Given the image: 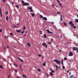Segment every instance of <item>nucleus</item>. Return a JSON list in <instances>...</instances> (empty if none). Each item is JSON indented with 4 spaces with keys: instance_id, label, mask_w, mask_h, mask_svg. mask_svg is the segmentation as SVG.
Returning <instances> with one entry per match:
<instances>
[{
    "instance_id": "obj_1",
    "label": "nucleus",
    "mask_w": 78,
    "mask_h": 78,
    "mask_svg": "<svg viewBox=\"0 0 78 78\" xmlns=\"http://www.w3.org/2000/svg\"><path fill=\"white\" fill-rule=\"evenodd\" d=\"M69 24H71V26L73 27L74 28H76V26H74V24L73 23L72 21H70L69 22Z\"/></svg>"
},
{
    "instance_id": "obj_2",
    "label": "nucleus",
    "mask_w": 78,
    "mask_h": 78,
    "mask_svg": "<svg viewBox=\"0 0 78 78\" xmlns=\"http://www.w3.org/2000/svg\"><path fill=\"white\" fill-rule=\"evenodd\" d=\"M54 62H56L57 64H61V61H59L58 60L55 59L54 60Z\"/></svg>"
},
{
    "instance_id": "obj_3",
    "label": "nucleus",
    "mask_w": 78,
    "mask_h": 78,
    "mask_svg": "<svg viewBox=\"0 0 78 78\" xmlns=\"http://www.w3.org/2000/svg\"><path fill=\"white\" fill-rule=\"evenodd\" d=\"M29 4L28 3L25 2L23 4V6H27V5H29Z\"/></svg>"
},
{
    "instance_id": "obj_4",
    "label": "nucleus",
    "mask_w": 78,
    "mask_h": 78,
    "mask_svg": "<svg viewBox=\"0 0 78 78\" xmlns=\"http://www.w3.org/2000/svg\"><path fill=\"white\" fill-rule=\"evenodd\" d=\"M73 55V54L71 52H69V56H72Z\"/></svg>"
},
{
    "instance_id": "obj_5",
    "label": "nucleus",
    "mask_w": 78,
    "mask_h": 78,
    "mask_svg": "<svg viewBox=\"0 0 78 78\" xmlns=\"http://www.w3.org/2000/svg\"><path fill=\"white\" fill-rule=\"evenodd\" d=\"M78 48L75 47H73V50H74V51L77 50H78Z\"/></svg>"
},
{
    "instance_id": "obj_6",
    "label": "nucleus",
    "mask_w": 78,
    "mask_h": 78,
    "mask_svg": "<svg viewBox=\"0 0 78 78\" xmlns=\"http://www.w3.org/2000/svg\"><path fill=\"white\" fill-rule=\"evenodd\" d=\"M63 61L62 59L61 60V64L62 65H64V63H63Z\"/></svg>"
},
{
    "instance_id": "obj_7",
    "label": "nucleus",
    "mask_w": 78,
    "mask_h": 78,
    "mask_svg": "<svg viewBox=\"0 0 78 78\" xmlns=\"http://www.w3.org/2000/svg\"><path fill=\"white\" fill-rule=\"evenodd\" d=\"M46 31H47L48 33H49V34H50V31L49 30L47 29Z\"/></svg>"
},
{
    "instance_id": "obj_8",
    "label": "nucleus",
    "mask_w": 78,
    "mask_h": 78,
    "mask_svg": "<svg viewBox=\"0 0 78 78\" xmlns=\"http://www.w3.org/2000/svg\"><path fill=\"white\" fill-rule=\"evenodd\" d=\"M43 20H47V18L45 17H43Z\"/></svg>"
},
{
    "instance_id": "obj_9",
    "label": "nucleus",
    "mask_w": 78,
    "mask_h": 78,
    "mask_svg": "<svg viewBox=\"0 0 78 78\" xmlns=\"http://www.w3.org/2000/svg\"><path fill=\"white\" fill-rule=\"evenodd\" d=\"M18 59H19V60L21 61V62H23V60L20 59V58L18 57Z\"/></svg>"
},
{
    "instance_id": "obj_10",
    "label": "nucleus",
    "mask_w": 78,
    "mask_h": 78,
    "mask_svg": "<svg viewBox=\"0 0 78 78\" xmlns=\"http://www.w3.org/2000/svg\"><path fill=\"white\" fill-rule=\"evenodd\" d=\"M17 32V33H20L21 32V30H16Z\"/></svg>"
},
{
    "instance_id": "obj_11",
    "label": "nucleus",
    "mask_w": 78,
    "mask_h": 78,
    "mask_svg": "<svg viewBox=\"0 0 78 78\" xmlns=\"http://www.w3.org/2000/svg\"><path fill=\"white\" fill-rule=\"evenodd\" d=\"M31 9H32V8H31V7H27V9H30V10H31Z\"/></svg>"
},
{
    "instance_id": "obj_12",
    "label": "nucleus",
    "mask_w": 78,
    "mask_h": 78,
    "mask_svg": "<svg viewBox=\"0 0 78 78\" xmlns=\"http://www.w3.org/2000/svg\"><path fill=\"white\" fill-rule=\"evenodd\" d=\"M61 12H59V11H58L57 12V14H61Z\"/></svg>"
},
{
    "instance_id": "obj_13",
    "label": "nucleus",
    "mask_w": 78,
    "mask_h": 78,
    "mask_svg": "<svg viewBox=\"0 0 78 78\" xmlns=\"http://www.w3.org/2000/svg\"><path fill=\"white\" fill-rule=\"evenodd\" d=\"M42 45H43V46H45V45H46V44L44 43L42 44Z\"/></svg>"
},
{
    "instance_id": "obj_14",
    "label": "nucleus",
    "mask_w": 78,
    "mask_h": 78,
    "mask_svg": "<svg viewBox=\"0 0 78 78\" xmlns=\"http://www.w3.org/2000/svg\"><path fill=\"white\" fill-rule=\"evenodd\" d=\"M9 19H8V16H7L6 17V20L7 21H8Z\"/></svg>"
},
{
    "instance_id": "obj_15",
    "label": "nucleus",
    "mask_w": 78,
    "mask_h": 78,
    "mask_svg": "<svg viewBox=\"0 0 78 78\" xmlns=\"http://www.w3.org/2000/svg\"><path fill=\"white\" fill-rule=\"evenodd\" d=\"M27 45L28 46H29V47H31V46L30 45V43H27Z\"/></svg>"
},
{
    "instance_id": "obj_16",
    "label": "nucleus",
    "mask_w": 78,
    "mask_h": 78,
    "mask_svg": "<svg viewBox=\"0 0 78 78\" xmlns=\"http://www.w3.org/2000/svg\"><path fill=\"white\" fill-rule=\"evenodd\" d=\"M23 78H27V77H26V76H25V75H24V74H23Z\"/></svg>"
},
{
    "instance_id": "obj_17",
    "label": "nucleus",
    "mask_w": 78,
    "mask_h": 78,
    "mask_svg": "<svg viewBox=\"0 0 78 78\" xmlns=\"http://www.w3.org/2000/svg\"><path fill=\"white\" fill-rule=\"evenodd\" d=\"M31 15L33 17H34V14L33 13H31Z\"/></svg>"
},
{
    "instance_id": "obj_18",
    "label": "nucleus",
    "mask_w": 78,
    "mask_h": 78,
    "mask_svg": "<svg viewBox=\"0 0 78 78\" xmlns=\"http://www.w3.org/2000/svg\"><path fill=\"white\" fill-rule=\"evenodd\" d=\"M74 77V75H72L70 76V78H73Z\"/></svg>"
},
{
    "instance_id": "obj_19",
    "label": "nucleus",
    "mask_w": 78,
    "mask_h": 78,
    "mask_svg": "<svg viewBox=\"0 0 78 78\" xmlns=\"http://www.w3.org/2000/svg\"><path fill=\"white\" fill-rule=\"evenodd\" d=\"M44 36L45 38H47V35L45 34H44Z\"/></svg>"
},
{
    "instance_id": "obj_20",
    "label": "nucleus",
    "mask_w": 78,
    "mask_h": 78,
    "mask_svg": "<svg viewBox=\"0 0 78 78\" xmlns=\"http://www.w3.org/2000/svg\"><path fill=\"white\" fill-rule=\"evenodd\" d=\"M50 75H51V76H53V75L52 73H51V72H50Z\"/></svg>"
},
{
    "instance_id": "obj_21",
    "label": "nucleus",
    "mask_w": 78,
    "mask_h": 78,
    "mask_svg": "<svg viewBox=\"0 0 78 78\" xmlns=\"http://www.w3.org/2000/svg\"><path fill=\"white\" fill-rule=\"evenodd\" d=\"M45 63H46L45 62H44V63L43 64V66H45Z\"/></svg>"
},
{
    "instance_id": "obj_22",
    "label": "nucleus",
    "mask_w": 78,
    "mask_h": 78,
    "mask_svg": "<svg viewBox=\"0 0 78 78\" xmlns=\"http://www.w3.org/2000/svg\"><path fill=\"white\" fill-rule=\"evenodd\" d=\"M16 8L18 9H19V6H18V5H16Z\"/></svg>"
},
{
    "instance_id": "obj_23",
    "label": "nucleus",
    "mask_w": 78,
    "mask_h": 78,
    "mask_svg": "<svg viewBox=\"0 0 78 78\" xmlns=\"http://www.w3.org/2000/svg\"><path fill=\"white\" fill-rule=\"evenodd\" d=\"M55 67L57 69H58V65H55Z\"/></svg>"
},
{
    "instance_id": "obj_24",
    "label": "nucleus",
    "mask_w": 78,
    "mask_h": 78,
    "mask_svg": "<svg viewBox=\"0 0 78 78\" xmlns=\"http://www.w3.org/2000/svg\"><path fill=\"white\" fill-rule=\"evenodd\" d=\"M76 22H77V23L78 22V19H76Z\"/></svg>"
},
{
    "instance_id": "obj_25",
    "label": "nucleus",
    "mask_w": 78,
    "mask_h": 78,
    "mask_svg": "<svg viewBox=\"0 0 78 78\" xmlns=\"http://www.w3.org/2000/svg\"><path fill=\"white\" fill-rule=\"evenodd\" d=\"M0 68H2V69H3V66L1 65L0 66Z\"/></svg>"
},
{
    "instance_id": "obj_26",
    "label": "nucleus",
    "mask_w": 78,
    "mask_h": 78,
    "mask_svg": "<svg viewBox=\"0 0 78 78\" xmlns=\"http://www.w3.org/2000/svg\"><path fill=\"white\" fill-rule=\"evenodd\" d=\"M40 17L41 18H43V16H42V15H40Z\"/></svg>"
},
{
    "instance_id": "obj_27",
    "label": "nucleus",
    "mask_w": 78,
    "mask_h": 78,
    "mask_svg": "<svg viewBox=\"0 0 78 78\" xmlns=\"http://www.w3.org/2000/svg\"><path fill=\"white\" fill-rule=\"evenodd\" d=\"M60 21L61 22H62V17H60Z\"/></svg>"
},
{
    "instance_id": "obj_28",
    "label": "nucleus",
    "mask_w": 78,
    "mask_h": 78,
    "mask_svg": "<svg viewBox=\"0 0 78 78\" xmlns=\"http://www.w3.org/2000/svg\"><path fill=\"white\" fill-rule=\"evenodd\" d=\"M26 29V27H25V26H24L23 28V30H24Z\"/></svg>"
},
{
    "instance_id": "obj_29",
    "label": "nucleus",
    "mask_w": 78,
    "mask_h": 78,
    "mask_svg": "<svg viewBox=\"0 0 78 78\" xmlns=\"http://www.w3.org/2000/svg\"><path fill=\"white\" fill-rule=\"evenodd\" d=\"M57 2L58 3H60V2L59 1V0H57Z\"/></svg>"
},
{
    "instance_id": "obj_30",
    "label": "nucleus",
    "mask_w": 78,
    "mask_h": 78,
    "mask_svg": "<svg viewBox=\"0 0 78 78\" xmlns=\"http://www.w3.org/2000/svg\"><path fill=\"white\" fill-rule=\"evenodd\" d=\"M22 2V3L23 4V3H24V1L22 0L21 1Z\"/></svg>"
},
{
    "instance_id": "obj_31",
    "label": "nucleus",
    "mask_w": 78,
    "mask_h": 78,
    "mask_svg": "<svg viewBox=\"0 0 78 78\" xmlns=\"http://www.w3.org/2000/svg\"><path fill=\"white\" fill-rule=\"evenodd\" d=\"M38 72H41V70L40 69H38Z\"/></svg>"
},
{
    "instance_id": "obj_32",
    "label": "nucleus",
    "mask_w": 78,
    "mask_h": 78,
    "mask_svg": "<svg viewBox=\"0 0 78 78\" xmlns=\"http://www.w3.org/2000/svg\"><path fill=\"white\" fill-rule=\"evenodd\" d=\"M0 32L1 33H2V29H1L0 30Z\"/></svg>"
},
{
    "instance_id": "obj_33",
    "label": "nucleus",
    "mask_w": 78,
    "mask_h": 78,
    "mask_svg": "<svg viewBox=\"0 0 78 78\" xmlns=\"http://www.w3.org/2000/svg\"><path fill=\"white\" fill-rule=\"evenodd\" d=\"M51 72H52V73H54L55 72V71L53 70L51 71Z\"/></svg>"
},
{
    "instance_id": "obj_34",
    "label": "nucleus",
    "mask_w": 78,
    "mask_h": 78,
    "mask_svg": "<svg viewBox=\"0 0 78 78\" xmlns=\"http://www.w3.org/2000/svg\"><path fill=\"white\" fill-rule=\"evenodd\" d=\"M10 34L11 35V36H12V35H13L12 33H10Z\"/></svg>"
},
{
    "instance_id": "obj_35",
    "label": "nucleus",
    "mask_w": 78,
    "mask_h": 78,
    "mask_svg": "<svg viewBox=\"0 0 78 78\" xmlns=\"http://www.w3.org/2000/svg\"><path fill=\"white\" fill-rule=\"evenodd\" d=\"M15 72H16H16H17V71L16 69H15Z\"/></svg>"
},
{
    "instance_id": "obj_36",
    "label": "nucleus",
    "mask_w": 78,
    "mask_h": 78,
    "mask_svg": "<svg viewBox=\"0 0 78 78\" xmlns=\"http://www.w3.org/2000/svg\"><path fill=\"white\" fill-rule=\"evenodd\" d=\"M62 67L63 69H65V67H64V66H62Z\"/></svg>"
},
{
    "instance_id": "obj_37",
    "label": "nucleus",
    "mask_w": 78,
    "mask_h": 78,
    "mask_svg": "<svg viewBox=\"0 0 78 78\" xmlns=\"http://www.w3.org/2000/svg\"><path fill=\"white\" fill-rule=\"evenodd\" d=\"M48 43L49 44H51V42H48Z\"/></svg>"
},
{
    "instance_id": "obj_38",
    "label": "nucleus",
    "mask_w": 78,
    "mask_h": 78,
    "mask_svg": "<svg viewBox=\"0 0 78 78\" xmlns=\"http://www.w3.org/2000/svg\"><path fill=\"white\" fill-rule=\"evenodd\" d=\"M64 60H67V58H64Z\"/></svg>"
},
{
    "instance_id": "obj_39",
    "label": "nucleus",
    "mask_w": 78,
    "mask_h": 78,
    "mask_svg": "<svg viewBox=\"0 0 78 78\" xmlns=\"http://www.w3.org/2000/svg\"><path fill=\"white\" fill-rule=\"evenodd\" d=\"M64 24L65 25H66V26L67 25V24L66 23H64Z\"/></svg>"
},
{
    "instance_id": "obj_40",
    "label": "nucleus",
    "mask_w": 78,
    "mask_h": 78,
    "mask_svg": "<svg viewBox=\"0 0 78 78\" xmlns=\"http://www.w3.org/2000/svg\"><path fill=\"white\" fill-rule=\"evenodd\" d=\"M0 14H1V16H2V12H0Z\"/></svg>"
},
{
    "instance_id": "obj_41",
    "label": "nucleus",
    "mask_w": 78,
    "mask_h": 78,
    "mask_svg": "<svg viewBox=\"0 0 78 78\" xmlns=\"http://www.w3.org/2000/svg\"><path fill=\"white\" fill-rule=\"evenodd\" d=\"M38 56H40H40H41V55L38 54Z\"/></svg>"
},
{
    "instance_id": "obj_42",
    "label": "nucleus",
    "mask_w": 78,
    "mask_h": 78,
    "mask_svg": "<svg viewBox=\"0 0 78 78\" xmlns=\"http://www.w3.org/2000/svg\"><path fill=\"white\" fill-rule=\"evenodd\" d=\"M8 14V12L6 11L5 14Z\"/></svg>"
},
{
    "instance_id": "obj_43",
    "label": "nucleus",
    "mask_w": 78,
    "mask_h": 78,
    "mask_svg": "<svg viewBox=\"0 0 78 78\" xmlns=\"http://www.w3.org/2000/svg\"><path fill=\"white\" fill-rule=\"evenodd\" d=\"M59 4L60 6H61V3H59Z\"/></svg>"
},
{
    "instance_id": "obj_44",
    "label": "nucleus",
    "mask_w": 78,
    "mask_h": 78,
    "mask_svg": "<svg viewBox=\"0 0 78 78\" xmlns=\"http://www.w3.org/2000/svg\"><path fill=\"white\" fill-rule=\"evenodd\" d=\"M50 70H51V71L52 70V69H51V68H50Z\"/></svg>"
},
{
    "instance_id": "obj_45",
    "label": "nucleus",
    "mask_w": 78,
    "mask_h": 78,
    "mask_svg": "<svg viewBox=\"0 0 78 78\" xmlns=\"http://www.w3.org/2000/svg\"><path fill=\"white\" fill-rule=\"evenodd\" d=\"M46 74V76H47V77H48V75L47 73Z\"/></svg>"
},
{
    "instance_id": "obj_46",
    "label": "nucleus",
    "mask_w": 78,
    "mask_h": 78,
    "mask_svg": "<svg viewBox=\"0 0 78 78\" xmlns=\"http://www.w3.org/2000/svg\"><path fill=\"white\" fill-rule=\"evenodd\" d=\"M45 47L46 48H47V45H46H46H45Z\"/></svg>"
},
{
    "instance_id": "obj_47",
    "label": "nucleus",
    "mask_w": 78,
    "mask_h": 78,
    "mask_svg": "<svg viewBox=\"0 0 78 78\" xmlns=\"http://www.w3.org/2000/svg\"><path fill=\"white\" fill-rule=\"evenodd\" d=\"M5 1L6 0H3V2H5Z\"/></svg>"
},
{
    "instance_id": "obj_48",
    "label": "nucleus",
    "mask_w": 78,
    "mask_h": 78,
    "mask_svg": "<svg viewBox=\"0 0 78 78\" xmlns=\"http://www.w3.org/2000/svg\"><path fill=\"white\" fill-rule=\"evenodd\" d=\"M41 57H42V59H44V56H42Z\"/></svg>"
},
{
    "instance_id": "obj_49",
    "label": "nucleus",
    "mask_w": 78,
    "mask_h": 78,
    "mask_svg": "<svg viewBox=\"0 0 78 78\" xmlns=\"http://www.w3.org/2000/svg\"><path fill=\"white\" fill-rule=\"evenodd\" d=\"M8 76L9 78H10V75H9Z\"/></svg>"
},
{
    "instance_id": "obj_50",
    "label": "nucleus",
    "mask_w": 78,
    "mask_h": 78,
    "mask_svg": "<svg viewBox=\"0 0 78 78\" xmlns=\"http://www.w3.org/2000/svg\"><path fill=\"white\" fill-rule=\"evenodd\" d=\"M71 75V72H70L69 73V75Z\"/></svg>"
},
{
    "instance_id": "obj_51",
    "label": "nucleus",
    "mask_w": 78,
    "mask_h": 78,
    "mask_svg": "<svg viewBox=\"0 0 78 78\" xmlns=\"http://www.w3.org/2000/svg\"><path fill=\"white\" fill-rule=\"evenodd\" d=\"M59 52H61V50H59Z\"/></svg>"
},
{
    "instance_id": "obj_52",
    "label": "nucleus",
    "mask_w": 78,
    "mask_h": 78,
    "mask_svg": "<svg viewBox=\"0 0 78 78\" xmlns=\"http://www.w3.org/2000/svg\"><path fill=\"white\" fill-rule=\"evenodd\" d=\"M23 31H22L21 32V34H23Z\"/></svg>"
},
{
    "instance_id": "obj_53",
    "label": "nucleus",
    "mask_w": 78,
    "mask_h": 78,
    "mask_svg": "<svg viewBox=\"0 0 78 78\" xmlns=\"http://www.w3.org/2000/svg\"><path fill=\"white\" fill-rule=\"evenodd\" d=\"M12 5H14V3L12 2Z\"/></svg>"
},
{
    "instance_id": "obj_54",
    "label": "nucleus",
    "mask_w": 78,
    "mask_h": 78,
    "mask_svg": "<svg viewBox=\"0 0 78 78\" xmlns=\"http://www.w3.org/2000/svg\"><path fill=\"white\" fill-rule=\"evenodd\" d=\"M52 6H53V7H54V6H55V5L53 4H52Z\"/></svg>"
},
{
    "instance_id": "obj_55",
    "label": "nucleus",
    "mask_w": 78,
    "mask_h": 78,
    "mask_svg": "<svg viewBox=\"0 0 78 78\" xmlns=\"http://www.w3.org/2000/svg\"><path fill=\"white\" fill-rule=\"evenodd\" d=\"M13 64H14V66H16V64H15V63H14Z\"/></svg>"
},
{
    "instance_id": "obj_56",
    "label": "nucleus",
    "mask_w": 78,
    "mask_h": 78,
    "mask_svg": "<svg viewBox=\"0 0 78 78\" xmlns=\"http://www.w3.org/2000/svg\"><path fill=\"white\" fill-rule=\"evenodd\" d=\"M33 10H31V9L30 10V12H33Z\"/></svg>"
},
{
    "instance_id": "obj_57",
    "label": "nucleus",
    "mask_w": 78,
    "mask_h": 78,
    "mask_svg": "<svg viewBox=\"0 0 78 78\" xmlns=\"http://www.w3.org/2000/svg\"><path fill=\"white\" fill-rule=\"evenodd\" d=\"M51 23H52L53 24H54V22H51Z\"/></svg>"
},
{
    "instance_id": "obj_58",
    "label": "nucleus",
    "mask_w": 78,
    "mask_h": 78,
    "mask_svg": "<svg viewBox=\"0 0 78 78\" xmlns=\"http://www.w3.org/2000/svg\"><path fill=\"white\" fill-rule=\"evenodd\" d=\"M20 69L22 71H23V70L22 69V68H21V67H20Z\"/></svg>"
},
{
    "instance_id": "obj_59",
    "label": "nucleus",
    "mask_w": 78,
    "mask_h": 78,
    "mask_svg": "<svg viewBox=\"0 0 78 78\" xmlns=\"http://www.w3.org/2000/svg\"><path fill=\"white\" fill-rule=\"evenodd\" d=\"M7 48H9V46H7Z\"/></svg>"
},
{
    "instance_id": "obj_60",
    "label": "nucleus",
    "mask_w": 78,
    "mask_h": 78,
    "mask_svg": "<svg viewBox=\"0 0 78 78\" xmlns=\"http://www.w3.org/2000/svg\"><path fill=\"white\" fill-rule=\"evenodd\" d=\"M13 47H14V48H16V47L15 46H13Z\"/></svg>"
},
{
    "instance_id": "obj_61",
    "label": "nucleus",
    "mask_w": 78,
    "mask_h": 78,
    "mask_svg": "<svg viewBox=\"0 0 78 78\" xmlns=\"http://www.w3.org/2000/svg\"><path fill=\"white\" fill-rule=\"evenodd\" d=\"M52 41H53V39H51V41L52 42Z\"/></svg>"
},
{
    "instance_id": "obj_62",
    "label": "nucleus",
    "mask_w": 78,
    "mask_h": 78,
    "mask_svg": "<svg viewBox=\"0 0 78 78\" xmlns=\"http://www.w3.org/2000/svg\"><path fill=\"white\" fill-rule=\"evenodd\" d=\"M69 70H68L67 71V73H69Z\"/></svg>"
},
{
    "instance_id": "obj_63",
    "label": "nucleus",
    "mask_w": 78,
    "mask_h": 78,
    "mask_svg": "<svg viewBox=\"0 0 78 78\" xmlns=\"http://www.w3.org/2000/svg\"><path fill=\"white\" fill-rule=\"evenodd\" d=\"M17 25H19V23L17 24Z\"/></svg>"
},
{
    "instance_id": "obj_64",
    "label": "nucleus",
    "mask_w": 78,
    "mask_h": 78,
    "mask_svg": "<svg viewBox=\"0 0 78 78\" xmlns=\"http://www.w3.org/2000/svg\"><path fill=\"white\" fill-rule=\"evenodd\" d=\"M3 59L4 61H6V60L5 58H4Z\"/></svg>"
}]
</instances>
